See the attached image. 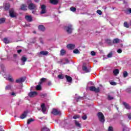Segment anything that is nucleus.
Listing matches in <instances>:
<instances>
[{"mask_svg":"<svg viewBox=\"0 0 131 131\" xmlns=\"http://www.w3.org/2000/svg\"><path fill=\"white\" fill-rule=\"evenodd\" d=\"M27 4L28 5V8L30 11H36V5L34 4V3H32L31 1L29 0Z\"/></svg>","mask_w":131,"mask_h":131,"instance_id":"1","label":"nucleus"},{"mask_svg":"<svg viewBox=\"0 0 131 131\" xmlns=\"http://www.w3.org/2000/svg\"><path fill=\"white\" fill-rule=\"evenodd\" d=\"M96 115L100 122L102 123L105 122V116H104V114H103V113L99 112L97 113Z\"/></svg>","mask_w":131,"mask_h":131,"instance_id":"2","label":"nucleus"},{"mask_svg":"<svg viewBox=\"0 0 131 131\" xmlns=\"http://www.w3.org/2000/svg\"><path fill=\"white\" fill-rule=\"evenodd\" d=\"M9 16L11 18H16L17 17V13L15 12V10L13 8H11L9 10Z\"/></svg>","mask_w":131,"mask_h":131,"instance_id":"3","label":"nucleus"},{"mask_svg":"<svg viewBox=\"0 0 131 131\" xmlns=\"http://www.w3.org/2000/svg\"><path fill=\"white\" fill-rule=\"evenodd\" d=\"M65 30L69 34H71L73 30V28L71 25H69L68 26L65 27Z\"/></svg>","mask_w":131,"mask_h":131,"instance_id":"4","label":"nucleus"},{"mask_svg":"<svg viewBox=\"0 0 131 131\" xmlns=\"http://www.w3.org/2000/svg\"><path fill=\"white\" fill-rule=\"evenodd\" d=\"M89 90L91 92H95V93H100V87L96 88V87L94 86H91L89 88Z\"/></svg>","mask_w":131,"mask_h":131,"instance_id":"5","label":"nucleus"},{"mask_svg":"<svg viewBox=\"0 0 131 131\" xmlns=\"http://www.w3.org/2000/svg\"><path fill=\"white\" fill-rule=\"evenodd\" d=\"M41 11L40 12V15H43L47 13V7L45 5H41Z\"/></svg>","mask_w":131,"mask_h":131,"instance_id":"6","label":"nucleus"},{"mask_svg":"<svg viewBox=\"0 0 131 131\" xmlns=\"http://www.w3.org/2000/svg\"><path fill=\"white\" fill-rule=\"evenodd\" d=\"M1 71L3 72L2 74L3 75L4 78H7V75H6V67H5V65L1 64Z\"/></svg>","mask_w":131,"mask_h":131,"instance_id":"7","label":"nucleus"},{"mask_svg":"<svg viewBox=\"0 0 131 131\" xmlns=\"http://www.w3.org/2000/svg\"><path fill=\"white\" fill-rule=\"evenodd\" d=\"M52 114H53V115H61V112L58 111L57 109L54 108L52 112Z\"/></svg>","mask_w":131,"mask_h":131,"instance_id":"8","label":"nucleus"},{"mask_svg":"<svg viewBox=\"0 0 131 131\" xmlns=\"http://www.w3.org/2000/svg\"><path fill=\"white\" fill-rule=\"evenodd\" d=\"M35 96H37V92L34 91V92H30L28 94V96L30 97V98H34Z\"/></svg>","mask_w":131,"mask_h":131,"instance_id":"9","label":"nucleus"},{"mask_svg":"<svg viewBox=\"0 0 131 131\" xmlns=\"http://www.w3.org/2000/svg\"><path fill=\"white\" fill-rule=\"evenodd\" d=\"M39 57H41V56H48L49 55V52L41 51L38 54Z\"/></svg>","mask_w":131,"mask_h":131,"instance_id":"10","label":"nucleus"},{"mask_svg":"<svg viewBox=\"0 0 131 131\" xmlns=\"http://www.w3.org/2000/svg\"><path fill=\"white\" fill-rule=\"evenodd\" d=\"M82 69L83 71H84L86 73H88L89 72H91V69H88V67H86V66H85V64H83Z\"/></svg>","mask_w":131,"mask_h":131,"instance_id":"11","label":"nucleus"},{"mask_svg":"<svg viewBox=\"0 0 131 131\" xmlns=\"http://www.w3.org/2000/svg\"><path fill=\"white\" fill-rule=\"evenodd\" d=\"M67 48L69 50H74L75 49V45L72 43L68 44Z\"/></svg>","mask_w":131,"mask_h":131,"instance_id":"12","label":"nucleus"},{"mask_svg":"<svg viewBox=\"0 0 131 131\" xmlns=\"http://www.w3.org/2000/svg\"><path fill=\"white\" fill-rule=\"evenodd\" d=\"M25 81V77H21L16 80V83H21V82H24Z\"/></svg>","mask_w":131,"mask_h":131,"instance_id":"13","label":"nucleus"},{"mask_svg":"<svg viewBox=\"0 0 131 131\" xmlns=\"http://www.w3.org/2000/svg\"><path fill=\"white\" fill-rule=\"evenodd\" d=\"M38 29L40 31H42V32H43L46 30V27H45V26H43L42 25H40L38 26Z\"/></svg>","mask_w":131,"mask_h":131,"instance_id":"14","label":"nucleus"},{"mask_svg":"<svg viewBox=\"0 0 131 131\" xmlns=\"http://www.w3.org/2000/svg\"><path fill=\"white\" fill-rule=\"evenodd\" d=\"M20 10L21 11H27V5H26V4H21Z\"/></svg>","mask_w":131,"mask_h":131,"instance_id":"15","label":"nucleus"},{"mask_svg":"<svg viewBox=\"0 0 131 131\" xmlns=\"http://www.w3.org/2000/svg\"><path fill=\"white\" fill-rule=\"evenodd\" d=\"M49 3H50L51 5L56 6L59 4V0H50Z\"/></svg>","mask_w":131,"mask_h":131,"instance_id":"16","label":"nucleus"},{"mask_svg":"<svg viewBox=\"0 0 131 131\" xmlns=\"http://www.w3.org/2000/svg\"><path fill=\"white\" fill-rule=\"evenodd\" d=\"M10 8H11L10 3H6L5 4L4 10H5V11H9V10H10Z\"/></svg>","mask_w":131,"mask_h":131,"instance_id":"17","label":"nucleus"},{"mask_svg":"<svg viewBox=\"0 0 131 131\" xmlns=\"http://www.w3.org/2000/svg\"><path fill=\"white\" fill-rule=\"evenodd\" d=\"M41 108L42 109V112L43 113H46L47 111V107H46V104L45 103H42L41 105Z\"/></svg>","mask_w":131,"mask_h":131,"instance_id":"18","label":"nucleus"},{"mask_svg":"<svg viewBox=\"0 0 131 131\" xmlns=\"http://www.w3.org/2000/svg\"><path fill=\"white\" fill-rule=\"evenodd\" d=\"M25 19L28 22H32V17L31 15H26Z\"/></svg>","mask_w":131,"mask_h":131,"instance_id":"19","label":"nucleus"},{"mask_svg":"<svg viewBox=\"0 0 131 131\" xmlns=\"http://www.w3.org/2000/svg\"><path fill=\"white\" fill-rule=\"evenodd\" d=\"M123 105L124 106L125 108L126 109H127L128 110H129L131 109V106L126 102H123Z\"/></svg>","mask_w":131,"mask_h":131,"instance_id":"20","label":"nucleus"},{"mask_svg":"<svg viewBox=\"0 0 131 131\" xmlns=\"http://www.w3.org/2000/svg\"><path fill=\"white\" fill-rule=\"evenodd\" d=\"M65 77L66 78L68 82H72V77H71L67 75H65Z\"/></svg>","mask_w":131,"mask_h":131,"instance_id":"21","label":"nucleus"},{"mask_svg":"<svg viewBox=\"0 0 131 131\" xmlns=\"http://www.w3.org/2000/svg\"><path fill=\"white\" fill-rule=\"evenodd\" d=\"M27 111H25L23 114L20 117L21 119H24L27 116Z\"/></svg>","mask_w":131,"mask_h":131,"instance_id":"22","label":"nucleus"},{"mask_svg":"<svg viewBox=\"0 0 131 131\" xmlns=\"http://www.w3.org/2000/svg\"><path fill=\"white\" fill-rule=\"evenodd\" d=\"M113 73H114V75H117V74H119V70L115 69V70H114Z\"/></svg>","mask_w":131,"mask_h":131,"instance_id":"23","label":"nucleus"},{"mask_svg":"<svg viewBox=\"0 0 131 131\" xmlns=\"http://www.w3.org/2000/svg\"><path fill=\"white\" fill-rule=\"evenodd\" d=\"M66 54V51L64 49H61L60 50V56H64Z\"/></svg>","mask_w":131,"mask_h":131,"instance_id":"24","label":"nucleus"},{"mask_svg":"<svg viewBox=\"0 0 131 131\" xmlns=\"http://www.w3.org/2000/svg\"><path fill=\"white\" fill-rule=\"evenodd\" d=\"M8 80L10 81V82H13V81H14V79H13V78H12V76H11L10 75H8Z\"/></svg>","mask_w":131,"mask_h":131,"instance_id":"25","label":"nucleus"},{"mask_svg":"<svg viewBox=\"0 0 131 131\" xmlns=\"http://www.w3.org/2000/svg\"><path fill=\"white\" fill-rule=\"evenodd\" d=\"M33 121H34V120H33L32 118H30L28 119L27 124H30V123H31V122H33Z\"/></svg>","mask_w":131,"mask_h":131,"instance_id":"26","label":"nucleus"},{"mask_svg":"<svg viewBox=\"0 0 131 131\" xmlns=\"http://www.w3.org/2000/svg\"><path fill=\"white\" fill-rule=\"evenodd\" d=\"M75 123L76 124V126H77L78 127H81V126L80 125V124L79 123V122H78V121L75 120Z\"/></svg>","mask_w":131,"mask_h":131,"instance_id":"27","label":"nucleus"},{"mask_svg":"<svg viewBox=\"0 0 131 131\" xmlns=\"http://www.w3.org/2000/svg\"><path fill=\"white\" fill-rule=\"evenodd\" d=\"M124 26L126 28H129V25L128 24H127V22L125 21L124 23Z\"/></svg>","mask_w":131,"mask_h":131,"instance_id":"28","label":"nucleus"},{"mask_svg":"<svg viewBox=\"0 0 131 131\" xmlns=\"http://www.w3.org/2000/svg\"><path fill=\"white\" fill-rule=\"evenodd\" d=\"M127 76H128V73H127V72L124 71L123 72V77L125 78V77H127Z\"/></svg>","mask_w":131,"mask_h":131,"instance_id":"29","label":"nucleus"},{"mask_svg":"<svg viewBox=\"0 0 131 131\" xmlns=\"http://www.w3.org/2000/svg\"><path fill=\"white\" fill-rule=\"evenodd\" d=\"M119 42V39L115 38L113 40V43H118Z\"/></svg>","mask_w":131,"mask_h":131,"instance_id":"30","label":"nucleus"},{"mask_svg":"<svg viewBox=\"0 0 131 131\" xmlns=\"http://www.w3.org/2000/svg\"><path fill=\"white\" fill-rule=\"evenodd\" d=\"M3 41L4 43H9L10 41L8 40V38H4L3 39Z\"/></svg>","mask_w":131,"mask_h":131,"instance_id":"31","label":"nucleus"},{"mask_svg":"<svg viewBox=\"0 0 131 131\" xmlns=\"http://www.w3.org/2000/svg\"><path fill=\"white\" fill-rule=\"evenodd\" d=\"M41 131H50V129H49L47 127H43L41 130Z\"/></svg>","mask_w":131,"mask_h":131,"instance_id":"32","label":"nucleus"},{"mask_svg":"<svg viewBox=\"0 0 131 131\" xmlns=\"http://www.w3.org/2000/svg\"><path fill=\"white\" fill-rule=\"evenodd\" d=\"M11 89H12V86L11 85H7L5 88V90H11Z\"/></svg>","mask_w":131,"mask_h":131,"instance_id":"33","label":"nucleus"},{"mask_svg":"<svg viewBox=\"0 0 131 131\" xmlns=\"http://www.w3.org/2000/svg\"><path fill=\"white\" fill-rule=\"evenodd\" d=\"M21 61L23 62H26V61H27V58H26L25 56H23L21 57Z\"/></svg>","mask_w":131,"mask_h":131,"instance_id":"34","label":"nucleus"},{"mask_svg":"<svg viewBox=\"0 0 131 131\" xmlns=\"http://www.w3.org/2000/svg\"><path fill=\"white\" fill-rule=\"evenodd\" d=\"M70 10L72 11V12H76V8L75 7H71L70 8Z\"/></svg>","mask_w":131,"mask_h":131,"instance_id":"35","label":"nucleus"},{"mask_svg":"<svg viewBox=\"0 0 131 131\" xmlns=\"http://www.w3.org/2000/svg\"><path fill=\"white\" fill-rule=\"evenodd\" d=\"M79 117H80V116L78 115H75L73 117V119H77V118H79Z\"/></svg>","mask_w":131,"mask_h":131,"instance_id":"36","label":"nucleus"},{"mask_svg":"<svg viewBox=\"0 0 131 131\" xmlns=\"http://www.w3.org/2000/svg\"><path fill=\"white\" fill-rule=\"evenodd\" d=\"M36 90L37 91H40V90H41V86H40L39 85H37L36 86Z\"/></svg>","mask_w":131,"mask_h":131,"instance_id":"37","label":"nucleus"},{"mask_svg":"<svg viewBox=\"0 0 131 131\" xmlns=\"http://www.w3.org/2000/svg\"><path fill=\"white\" fill-rule=\"evenodd\" d=\"M58 77L59 79H64V76L62 74L58 75Z\"/></svg>","mask_w":131,"mask_h":131,"instance_id":"38","label":"nucleus"},{"mask_svg":"<svg viewBox=\"0 0 131 131\" xmlns=\"http://www.w3.org/2000/svg\"><path fill=\"white\" fill-rule=\"evenodd\" d=\"M113 56V53L110 52V53L108 54L107 55V58H111Z\"/></svg>","mask_w":131,"mask_h":131,"instance_id":"39","label":"nucleus"},{"mask_svg":"<svg viewBox=\"0 0 131 131\" xmlns=\"http://www.w3.org/2000/svg\"><path fill=\"white\" fill-rule=\"evenodd\" d=\"M107 99L108 100H113L114 99V97H113V96H111V95H108Z\"/></svg>","mask_w":131,"mask_h":131,"instance_id":"40","label":"nucleus"},{"mask_svg":"<svg viewBox=\"0 0 131 131\" xmlns=\"http://www.w3.org/2000/svg\"><path fill=\"white\" fill-rule=\"evenodd\" d=\"M73 53L74 54H78L79 53V50H78V49H75L73 51Z\"/></svg>","mask_w":131,"mask_h":131,"instance_id":"41","label":"nucleus"},{"mask_svg":"<svg viewBox=\"0 0 131 131\" xmlns=\"http://www.w3.org/2000/svg\"><path fill=\"white\" fill-rule=\"evenodd\" d=\"M126 91L127 93H129V94H131V88H127Z\"/></svg>","mask_w":131,"mask_h":131,"instance_id":"42","label":"nucleus"},{"mask_svg":"<svg viewBox=\"0 0 131 131\" xmlns=\"http://www.w3.org/2000/svg\"><path fill=\"white\" fill-rule=\"evenodd\" d=\"M6 21V18H1V23H4Z\"/></svg>","mask_w":131,"mask_h":131,"instance_id":"43","label":"nucleus"},{"mask_svg":"<svg viewBox=\"0 0 131 131\" xmlns=\"http://www.w3.org/2000/svg\"><path fill=\"white\" fill-rule=\"evenodd\" d=\"M108 131H114V130L113 129V127L109 126L108 128Z\"/></svg>","mask_w":131,"mask_h":131,"instance_id":"44","label":"nucleus"},{"mask_svg":"<svg viewBox=\"0 0 131 131\" xmlns=\"http://www.w3.org/2000/svg\"><path fill=\"white\" fill-rule=\"evenodd\" d=\"M47 80V78H42L40 79V81L42 82V83L45 82Z\"/></svg>","mask_w":131,"mask_h":131,"instance_id":"45","label":"nucleus"},{"mask_svg":"<svg viewBox=\"0 0 131 131\" xmlns=\"http://www.w3.org/2000/svg\"><path fill=\"white\" fill-rule=\"evenodd\" d=\"M127 116L128 117V119H129V120H131V114H127Z\"/></svg>","mask_w":131,"mask_h":131,"instance_id":"46","label":"nucleus"},{"mask_svg":"<svg viewBox=\"0 0 131 131\" xmlns=\"http://www.w3.org/2000/svg\"><path fill=\"white\" fill-rule=\"evenodd\" d=\"M110 84H111L112 85H116V82L114 81H112L110 82Z\"/></svg>","mask_w":131,"mask_h":131,"instance_id":"47","label":"nucleus"},{"mask_svg":"<svg viewBox=\"0 0 131 131\" xmlns=\"http://www.w3.org/2000/svg\"><path fill=\"white\" fill-rule=\"evenodd\" d=\"M97 14H98L99 15H102V11L100 10H98L97 11Z\"/></svg>","mask_w":131,"mask_h":131,"instance_id":"48","label":"nucleus"},{"mask_svg":"<svg viewBox=\"0 0 131 131\" xmlns=\"http://www.w3.org/2000/svg\"><path fill=\"white\" fill-rule=\"evenodd\" d=\"M82 118L83 120H86V119L88 118V117L86 115H84L82 117Z\"/></svg>","mask_w":131,"mask_h":131,"instance_id":"49","label":"nucleus"},{"mask_svg":"<svg viewBox=\"0 0 131 131\" xmlns=\"http://www.w3.org/2000/svg\"><path fill=\"white\" fill-rule=\"evenodd\" d=\"M127 14H131V8L128 9V10L126 12Z\"/></svg>","mask_w":131,"mask_h":131,"instance_id":"50","label":"nucleus"},{"mask_svg":"<svg viewBox=\"0 0 131 131\" xmlns=\"http://www.w3.org/2000/svg\"><path fill=\"white\" fill-rule=\"evenodd\" d=\"M40 96L41 97V98H45V97H47V94H41Z\"/></svg>","mask_w":131,"mask_h":131,"instance_id":"51","label":"nucleus"},{"mask_svg":"<svg viewBox=\"0 0 131 131\" xmlns=\"http://www.w3.org/2000/svg\"><path fill=\"white\" fill-rule=\"evenodd\" d=\"M91 54L92 56H96V52L94 51H91Z\"/></svg>","mask_w":131,"mask_h":131,"instance_id":"52","label":"nucleus"},{"mask_svg":"<svg viewBox=\"0 0 131 131\" xmlns=\"http://www.w3.org/2000/svg\"><path fill=\"white\" fill-rule=\"evenodd\" d=\"M117 52L119 54H121V53H122V50L121 49H119L117 50Z\"/></svg>","mask_w":131,"mask_h":131,"instance_id":"53","label":"nucleus"},{"mask_svg":"<svg viewBox=\"0 0 131 131\" xmlns=\"http://www.w3.org/2000/svg\"><path fill=\"white\" fill-rule=\"evenodd\" d=\"M52 85V82L50 81H48V85L50 86V85Z\"/></svg>","mask_w":131,"mask_h":131,"instance_id":"54","label":"nucleus"},{"mask_svg":"<svg viewBox=\"0 0 131 131\" xmlns=\"http://www.w3.org/2000/svg\"><path fill=\"white\" fill-rule=\"evenodd\" d=\"M11 96H14V97H16V94L14 92H12L11 93Z\"/></svg>","mask_w":131,"mask_h":131,"instance_id":"55","label":"nucleus"},{"mask_svg":"<svg viewBox=\"0 0 131 131\" xmlns=\"http://www.w3.org/2000/svg\"><path fill=\"white\" fill-rule=\"evenodd\" d=\"M41 84H42V82L40 81L39 82H38V85H40L41 86Z\"/></svg>","mask_w":131,"mask_h":131,"instance_id":"56","label":"nucleus"},{"mask_svg":"<svg viewBox=\"0 0 131 131\" xmlns=\"http://www.w3.org/2000/svg\"><path fill=\"white\" fill-rule=\"evenodd\" d=\"M21 52H22V50H17V53L18 54H20V53H21Z\"/></svg>","mask_w":131,"mask_h":131,"instance_id":"57","label":"nucleus"},{"mask_svg":"<svg viewBox=\"0 0 131 131\" xmlns=\"http://www.w3.org/2000/svg\"><path fill=\"white\" fill-rule=\"evenodd\" d=\"M1 131H5V129H4V127L1 126Z\"/></svg>","mask_w":131,"mask_h":131,"instance_id":"58","label":"nucleus"},{"mask_svg":"<svg viewBox=\"0 0 131 131\" xmlns=\"http://www.w3.org/2000/svg\"><path fill=\"white\" fill-rule=\"evenodd\" d=\"M13 57L14 58H17V57H18V55H17V54H14Z\"/></svg>","mask_w":131,"mask_h":131,"instance_id":"59","label":"nucleus"},{"mask_svg":"<svg viewBox=\"0 0 131 131\" xmlns=\"http://www.w3.org/2000/svg\"><path fill=\"white\" fill-rule=\"evenodd\" d=\"M66 62H67V63H69V59H66Z\"/></svg>","mask_w":131,"mask_h":131,"instance_id":"60","label":"nucleus"},{"mask_svg":"<svg viewBox=\"0 0 131 131\" xmlns=\"http://www.w3.org/2000/svg\"><path fill=\"white\" fill-rule=\"evenodd\" d=\"M32 14H35V10H32Z\"/></svg>","mask_w":131,"mask_h":131,"instance_id":"61","label":"nucleus"},{"mask_svg":"<svg viewBox=\"0 0 131 131\" xmlns=\"http://www.w3.org/2000/svg\"><path fill=\"white\" fill-rule=\"evenodd\" d=\"M121 124H122V126H124V124L122 122H121Z\"/></svg>","mask_w":131,"mask_h":131,"instance_id":"62","label":"nucleus"},{"mask_svg":"<svg viewBox=\"0 0 131 131\" xmlns=\"http://www.w3.org/2000/svg\"><path fill=\"white\" fill-rule=\"evenodd\" d=\"M108 44L111 45V41L109 40Z\"/></svg>","mask_w":131,"mask_h":131,"instance_id":"63","label":"nucleus"},{"mask_svg":"<svg viewBox=\"0 0 131 131\" xmlns=\"http://www.w3.org/2000/svg\"><path fill=\"white\" fill-rule=\"evenodd\" d=\"M38 0H35V2H36V3H38Z\"/></svg>","mask_w":131,"mask_h":131,"instance_id":"64","label":"nucleus"}]
</instances>
